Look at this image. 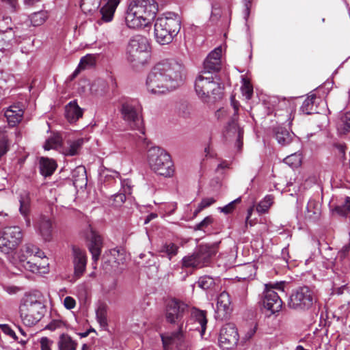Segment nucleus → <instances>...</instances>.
I'll return each instance as SVG.
<instances>
[{
  "mask_svg": "<svg viewBox=\"0 0 350 350\" xmlns=\"http://www.w3.org/2000/svg\"><path fill=\"white\" fill-rule=\"evenodd\" d=\"M185 77L184 66L174 60L165 59L157 63L146 79V88L152 94H165L180 86Z\"/></svg>",
  "mask_w": 350,
  "mask_h": 350,
  "instance_id": "obj_1",
  "label": "nucleus"
},
{
  "mask_svg": "<svg viewBox=\"0 0 350 350\" xmlns=\"http://www.w3.org/2000/svg\"><path fill=\"white\" fill-rule=\"evenodd\" d=\"M187 314L188 306L183 301L174 299L167 303L166 320L171 324H176L178 331L161 334L164 350H190V342L185 335L187 329L185 319Z\"/></svg>",
  "mask_w": 350,
  "mask_h": 350,
  "instance_id": "obj_2",
  "label": "nucleus"
},
{
  "mask_svg": "<svg viewBox=\"0 0 350 350\" xmlns=\"http://www.w3.org/2000/svg\"><path fill=\"white\" fill-rule=\"evenodd\" d=\"M158 5L154 0H131L125 21L128 27H146L154 19Z\"/></svg>",
  "mask_w": 350,
  "mask_h": 350,
  "instance_id": "obj_3",
  "label": "nucleus"
},
{
  "mask_svg": "<svg viewBox=\"0 0 350 350\" xmlns=\"http://www.w3.org/2000/svg\"><path fill=\"white\" fill-rule=\"evenodd\" d=\"M45 306L41 301L39 293H30L22 299L19 312L23 323L29 327L35 325L43 317Z\"/></svg>",
  "mask_w": 350,
  "mask_h": 350,
  "instance_id": "obj_4",
  "label": "nucleus"
},
{
  "mask_svg": "<svg viewBox=\"0 0 350 350\" xmlns=\"http://www.w3.org/2000/svg\"><path fill=\"white\" fill-rule=\"evenodd\" d=\"M195 90L204 103L215 102L223 96V87L219 82L217 75L200 73L196 79Z\"/></svg>",
  "mask_w": 350,
  "mask_h": 350,
  "instance_id": "obj_5",
  "label": "nucleus"
},
{
  "mask_svg": "<svg viewBox=\"0 0 350 350\" xmlns=\"http://www.w3.org/2000/svg\"><path fill=\"white\" fill-rule=\"evenodd\" d=\"M119 110L122 117L130 127L138 130L142 135H139L138 142H145L144 129L142 119V106L136 99L122 98L119 103Z\"/></svg>",
  "mask_w": 350,
  "mask_h": 350,
  "instance_id": "obj_6",
  "label": "nucleus"
},
{
  "mask_svg": "<svg viewBox=\"0 0 350 350\" xmlns=\"http://www.w3.org/2000/svg\"><path fill=\"white\" fill-rule=\"evenodd\" d=\"M148 162L157 174L170 177L174 172L170 155L163 149L154 146L148 150Z\"/></svg>",
  "mask_w": 350,
  "mask_h": 350,
  "instance_id": "obj_7",
  "label": "nucleus"
},
{
  "mask_svg": "<svg viewBox=\"0 0 350 350\" xmlns=\"http://www.w3.org/2000/svg\"><path fill=\"white\" fill-rule=\"evenodd\" d=\"M219 242L210 245H200L191 254L183 258L182 267L185 268L200 269L207 266L211 259L217 252Z\"/></svg>",
  "mask_w": 350,
  "mask_h": 350,
  "instance_id": "obj_8",
  "label": "nucleus"
},
{
  "mask_svg": "<svg viewBox=\"0 0 350 350\" xmlns=\"http://www.w3.org/2000/svg\"><path fill=\"white\" fill-rule=\"evenodd\" d=\"M149 44L147 38L141 35L133 36L126 47V59L133 66L143 65L149 57Z\"/></svg>",
  "mask_w": 350,
  "mask_h": 350,
  "instance_id": "obj_9",
  "label": "nucleus"
},
{
  "mask_svg": "<svg viewBox=\"0 0 350 350\" xmlns=\"http://www.w3.org/2000/svg\"><path fill=\"white\" fill-rule=\"evenodd\" d=\"M284 282H269L265 285L262 295V304L265 308L275 314L282 309V301L275 289L284 291Z\"/></svg>",
  "mask_w": 350,
  "mask_h": 350,
  "instance_id": "obj_10",
  "label": "nucleus"
},
{
  "mask_svg": "<svg viewBox=\"0 0 350 350\" xmlns=\"http://www.w3.org/2000/svg\"><path fill=\"white\" fill-rule=\"evenodd\" d=\"M314 301L313 292L308 286L294 291L289 297L288 306L293 310L304 311L312 307Z\"/></svg>",
  "mask_w": 350,
  "mask_h": 350,
  "instance_id": "obj_11",
  "label": "nucleus"
},
{
  "mask_svg": "<svg viewBox=\"0 0 350 350\" xmlns=\"http://www.w3.org/2000/svg\"><path fill=\"white\" fill-rule=\"evenodd\" d=\"M23 233L18 226L3 228L0 237V252L8 254L14 250L21 242Z\"/></svg>",
  "mask_w": 350,
  "mask_h": 350,
  "instance_id": "obj_12",
  "label": "nucleus"
},
{
  "mask_svg": "<svg viewBox=\"0 0 350 350\" xmlns=\"http://www.w3.org/2000/svg\"><path fill=\"white\" fill-rule=\"evenodd\" d=\"M239 334L237 327L232 323L224 325L219 336V345L224 350H228L235 347L239 341Z\"/></svg>",
  "mask_w": 350,
  "mask_h": 350,
  "instance_id": "obj_13",
  "label": "nucleus"
},
{
  "mask_svg": "<svg viewBox=\"0 0 350 350\" xmlns=\"http://www.w3.org/2000/svg\"><path fill=\"white\" fill-rule=\"evenodd\" d=\"M221 49L218 47L211 51L204 62V68L200 73L207 75H217L220 70Z\"/></svg>",
  "mask_w": 350,
  "mask_h": 350,
  "instance_id": "obj_14",
  "label": "nucleus"
},
{
  "mask_svg": "<svg viewBox=\"0 0 350 350\" xmlns=\"http://www.w3.org/2000/svg\"><path fill=\"white\" fill-rule=\"evenodd\" d=\"M72 264L74 267L73 278L79 279L85 273L87 265V255L85 251L77 247H72Z\"/></svg>",
  "mask_w": 350,
  "mask_h": 350,
  "instance_id": "obj_15",
  "label": "nucleus"
},
{
  "mask_svg": "<svg viewBox=\"0 0 350 350\" xmlns=\"http://www.w3.org/2000/svg\"><path fill=\"white\" fill-rule=\"evenodd\" d=\"M166 30L171 31L172 34H178L180 29L181 18L174 12H165L155 21Z\"/></svg>",
  "mask_w": 350,
  "mask_h": 350,
  "instance_id": "obj_16",
  "label": "nucleus"
},
{
  "mask_svg": "<svg viewBox=\"0 0 350 350\" xmlns=\"http://www.w3.org/2000/svg\"><path fill=\"white\" fill-rule=\"evenodd\" d=\"M232 310L230 295L226 291L221 292L217 297L215 318L221 321L227 319Z\"/></svg>",
  "mask_w": 350,
  "mask_h": 350,
  "instance_id": "obj_17",
  "label": "nucleus"
},
{
  "mask_svg": "<svg viewBox=\"0 0 350 350\" xmlns=\"http://www.w3.org/2000/svg\"><path fill=\"white\" fill-rule=\"evenodd\" d=\"M88 239V248L92 254L93 261L96 262L98 260L101 253L103 241L101 237L92 230L90 231Z\"/></svg>",
  "mask_w": 350,
  "mask_h": 350,
  "instance_id": "obj_18",
  "label": "nucleus"
},
{
  "mask_svg": "<svg viewBox=\"0 0 350 350\" xmlns=\"http://www.w3.org/2000/svg\"><path fill=\"white\" fill-rule=\"evenodd\" d=\"M120 0H100L103 5L100 8L101 20L103 22H110L113 17L115 11Z\"/></svg>",
  "mask_w": 350,
  "mask_h": 350,
  "instance_id": "obj_19",
  "label": "nucleus"
},
{
  "mask_svg": "<svg viewBox=\"0 0 350 350\" xmlns=\"http://www.w3.org/2000/svg\"><path fill=\"white\" fill-rule=\"evenodd\" d=\"M83 109L81 108L77 100H74L65 106V117L70 123L77 122L83 116Z\"/></svg>",
  "mask_w": 350,
  "mask_h": 350,
  "instance_id": "obj_20",
  "label": "nucleus"
},
{
  "mask_svg": "<svg viewBox=\"0 0 350 350\" xmlns=\"http://www.w3.org/2000/svg\"><path fill=\"white\" fill-rule=\"evenodd\" d=\"M231 105L234 109V115L232 117L230 121L228 122V129L230 131L234 130L235 131H238V139L237 144L238 147L240 149L243 145L242 138L243 135V131L241 129L237 126V113L239 111V103L234 97H231Z\"/></svg>",
  "mask_w": 350,
  "mask_h": 350,
  "instance_id": "obj_21",
  "label": "nucleus"
},
{
  "mask_svg": "<svg viewBox=\"0 0 350 350\" xmlns=\"http://www.w3.org/2000/svg\"><path fill=\"white\" fill-rule=\"evenodd\" d=\"M23 113V108L18 104L13 105L5 111V116L8 120V124L11 126H14L21 122Z\"/></svg>",
  "mask_w": 350,
  "mask_h": 350,
  "instance_id": "obj_22",
  "label": "nucleus"
},
{
  "mask_svg": "<svg viewBox=\"0 0 350 350\" xmlns=\"http://www.w3.org/2000/svg\"><path fill=\"white\" fill-rule=\"evenodd\" d=\"M176 34H172L170 30H166L156 22L154 23V36L157 42L160 44H167L172 42Z\"/></svg>",
  "mask_w": 350,
  "mask_h": 350,
  "instance_id": "obj_23",
  "label": "nucleus"
},
{
  "mask_svg": "<svg viewBox=\"0 0 350 350\" xmlns=\"http://www.w3.org/2000/svg\"><path fill=\"white\" fill-rule=\"evenodd\" d=\"M178 249L179 247L176 244L166 241L159 246L156 251L161 257H166L170 260L177 255Z\"/></svg>",
  "mask_w": 350,
  "mask_h": 350,
  "instance_id": "obj_24",
  "label": "nucleus"
},
{
  "mask_svg": "<svg viewBox=\"0 0 350 350\" xmlns=\"http://www.w3.org/2000/svg\"><path fill=\"white\" fill-rule=\"evenodd\" d=\"M20 269H25L29 271L32 273H40L41 269V265H38L32 258L28 259V256L24 254H21L18 256V265Z\"/></svg>",
  "mask_w": 350,
  "mask_h": 350,
  "instance_id": "obj_25",
  "label": "nucleus"
},
{
  "mask_svg": "<svg viewBox=\"0 0 350 350\" xmlns=\"http://www.w3.org/2000/svg\"><path fill=\"white\" fill-rule=\"evenodd\" d=\"M38 228L39 232L45 241H50L52 239L53 226L51 221L46 217H40Z\"/></svg>",
  "mask_w": 350,
  "mask_h": 350,
  "instance_id": "obj_26",
  "label": "nucleus"
},
{
  "mask_svg": "<svg viewBox=\"0 0 350 350\" xmlns=\"http://www.w3.org/2000/svg\"><path fill=\"white\" fill-rule=\"evenodd\" d=\"M84 143L83 138H79L76 140L67 141L66 146H63L62 153L66 156H75L79 153Z\"/></svg>",
  "mask_w": 350,
  "mask_h": 350,
  "instance_id": "obj_27",
  "label": "nucleus"
},
{
  "mask_svg": "<svg viewBox=\"0 0 350 350\" xmlns=\"http://www.w3.org/2000/svg\"><path fill=\"white\" fill-rule=\"evenodd\" d=\"M57 167L56 162L51 159L41 157L40 160V174L46 177L51 176Z\"/></svg>",
  "mask_w": 350,
  "mask_h": 350,
  "instance_id": "obj_28",
  "label": "nucleus"
},
{
  "mask_svg": "<svg viewBox=\"0 0 350 350\" xmlns=\"http://www.w3.org/2000/svg\"><path fill=\"white\" fill-rule=\"evenodd\" d=\"M62 139L59 134L55 133L50 136L45 142L43 147L46 150L55 149L62 152Z\"/></svg>",
  "mask_w": 350,
  "mask_h": 350,
  "instance_id": "obj_29",
  "label": "nucleus"
},
{
  "mask_svg": "<svg viewBox=\"0 0 350 350\" xmlns=\"http://www.w3.org/2000/svg\"><path fill=\"white\" fill-rule=\"evenodd\" d=\"M20 208L19 211L22 215L24 216L27 226L30 225V219L28 217L29 212L30 199L29 195L24 193L20 196Z\"/></svg>",
  "mask_w": 350,
  "mask_h": 350,
  "instance_id": "obj_30",
  "label": "nucleus"
},
{
  "mask_svg": "<svg viewBox=\"0 0 350 350\" xmlns=\"http://www.w3.org/2000/svg\"><path fill=\"white\" fill-rule=\"evenodd\" d=\"M59 350H76L77 342L67 334H62L57 342Z\"/></svg>",
  "mask_w": 350,
  "mask_h": 350,
  "instance_id": "obj_31",
  "label": "nucleus"
},
{
  "mask_svg": "<svg viewBox=\"0 0 350 350\" xmlns=\"http://www.w3.org/2000/svg\"><path fill=\"white\" fill-rule=\"evenodd\" d=\"M275 137L278 144L282 146L289 144L293 139V135L282 127L275 129Z\"/></svg>",
  "mask_w": 350,
  "mask_h": 350,
  "instance_id": "obj_32",
  "label": "nucleus"
},
{
  "mask_svg": "<svg viewBox=\"0 0 350 350\" xmlns=\"http://www.w3.org/2000/svg\"><path fill=\"white\" fill-rule=\"evenodd\" d=\"M316 98L315 94H312L303 102L300 109L304 113L310 115L318 113L317 107H314V100Z\"/></svg>",
  "mask_w": 350,
  "mask_h": 350,
  "instance_id": "obj_33",
  "label": "nucleus"
},
{
  "mask_svg": "<svg viewBox=\"0 0 350 350\" xmlns=\"http://www.w3.org/2000/svg\"><path fill=\"white\" fill-rule=\"evenodd\" d=\"M337 129L340 134H347L350 132V111L343 114L338 122Z\"/></svg>",
  "mask_w": 350,
  "mask_h": 350,
  "instance_id": "obj_34",
  "label": "nucleus"
},
{
  "mask_svg": "<svg viewBox=\"0 0 350 350\" xmlns=\"http://www.w3.org/2000/svg\"><path fill=\"white\" fill-rule=\"evenodd\" d=\"M306 217L310 219H317L320 215L319 203L314 200H310L306 206Z\"/></svg>",
  "mask_w": 350,
  "mask_h": 350,
  "instance_id": "obj_35",
  "label": "nucleus"
},
{
  "mask_svg": "<svg viewBox=\"0 0 350 350\" xmlns=\"http://www.w3.org/2000/svg\"><path fill=\"white\" fill-rule=\"evenodd\" d=\"M72 181L75 185L83 184L86 182V170L83 166L77 167L72 171Z\"/></svg>",
  "mask_w": 350,
  "mask_h": 350,
  "instance_id": "obj_36",
  "label": "nucleus"
},
{
  "mask_svg": "<svg viewBox=\"0 0 350 350\" xmlns=\"http://www.w3.org/2000/svg\"><path fill=\"white\" fill-rule=\"evenodd\" d=\"M21 252H22V254H24L25 256H26V254L29 256L30 258H31L32 256H34V257H38L40 258L45 257L43 252H42L36 246L31 245V244L25 245L24 249L22 250Z\"/></svg>",
  "mask_w": 350,
  "mask_h": 350,
  "instance_id": "obj_37",
  "label": "nucleus"
},
{
  "mask_svg": "<svg viewBox=\"0 0 350 350\" xmlns=\"http://www.w3.org/2000/svg\"><path fill=\"white\" fill-rule=\"evenodd\" d=\"M98 7L97 0H81L80 8L85 14H90L95 11Z\"/></svg>",
  "mask_w": 350,
  "mask_h": 350,
  "instance_id": "obj_38",
  "label": "nucleus"
},
{
  "mask_svg": "<svg viewBox=\"0 0 350 350\" xmlns=\"http://www.w3.org/2000/svg\"><path fill=\"white\" fill-rule=\"evenodd\" d=\"M48 17L46 11L36 12L31 14L30 20L33 26H39L42 25Z\"/></svg>",
  "mask_w": 350,
  "mask_h": 350,
  "instance_id": "obj_39",
  "label": "nucleus"
},
{
  "mask_svg": "<svg viewBox=\"0 0 350 350\" xmlns=\"http://www.w3.org/2000/svg\"><path fill=\"white\" fill-rule=\"evenodd\" d=\"M197 284L198 287L206 291L212 289L215 286V282L213 278L204 275L198 279Z\"/></svg>",
  "mask_w": 350,
  "mask_h": 350,
  "instance_id": "obj_40",
  "label": "nucleus"
},
{
  "mask_svg": "<svg viewBox=\"0 0 350 350\" xmlns=\"http://www.w3.org/2000/svg\"><path fill=\"white\" fill-rule=\"evenodd\" d=\"M272 203V197L267 196L258 204L256 206V211L260 213H265L268 211Z\"/></svg>",
  "mask_w": 350,
  "mask_h": 350,
  "instance_id": "obj_41",
  "label": "nucleus"
},
{
  "mask_svg": "<svg viewBox=\"0 0 350 350\" xmlns=\"http://www.w3.org/2000/svg\"><path fill=\"white\" fill-rule=\"evenodd\" d=\"M196 323L199 324L200 327H196V329H200V332L201 336L203 337L206 328L207 319L206 317V313L201 311L196 315Z\"/></svg>",
  "mask_w": 350,
  "mask_h": 350,
  "instance_id": "obj_42",
  "label": "nucleus"
},
{
  "mask_svg": "<svg viewBox=\"0 0 350 350\" xmlns=\"http://www.w3.org/2000/svg\"><path fill=\"white\" fill-rule=\"evenodd\" d=\"M96 319L99 324L104 327L107 325V310L105 306H100L96 310Z\"/></svg>",
  "mask_w": 350,
  "mask_h": 350,
  "instance_id": "obj_43",
  "label": "nucleus"
},
{
  "mask_svg": "<svg viewBox=\"0 0 350 350\" xmlns=\"http://www.w3.org/2000/svg\"><path fill=\"white\" fill-rule=\"evenodd\" d=\"M95 64V58L92 55L88 54L81 57L79 68L84 69L87 66H93Z\"/></svg>",
  "mask_w": 350,
  "mask_h": 350,
  "instance_id": "obj_44",
  "label": "nucleus"
},
{
  "mask_svg": "<svg viewBox=\"0 0 350 350\" xmlns=\"http://www.w3.org/2000/svg\"><path fill=\"white\" fill-rule=\"evenodd\" d=\"M213 220L214 219L212 216H207L202 221L196 224L194 229L196 230H204L213 222Z\"/></svg>",
  "mask_w": 350,
  "mask_h": 350,
  "instance_id": "obj_45",
  "label": "nucleus"
},
{
  "mask_svg": "<svg viewBox=\"0 0 350 350\" xmlns=\"http://www.w3.org/2000/svg\"><path fill=\"white\" fill-rule=\"evenodd\" d=\"M65 326V323L61 319L52 320L46 327V329L55 331Z\"/></svg>",
  "mask_w": 350,
  "mask_h": 350,
  "instance_id": "obj_46",
  "label": "nucleus"
},
{
  "mask_svg": "<svg viewBox=\"0 0 350 350\" xmlns=\"http://www.w3.org/2000/svg\"><path fill=\"white\" fill-rule=\"evenodd\" d=\"M241 197L235 199L234 200L232 201L231 202H230L229 204H228L225 206H224L222 208H220L221 211L224 213H226V214H228V213L232 212V211L235 208V205L241 202Z\"/></svg>",
  "mask_w": 350,
  "mask_h": 350,
  "instance_id": "obj_47",
  "label": "nucleus"
},
{
  "mask_svg": "<svg viewBox=\"0 0 350 350\" xmlns=\"http://www.w3.org/2000/svg\"><path fill=\"white\" fill-rule=\"evenodd\" d=\"M121 191L126 195H131L132 193L133 186L129 179H124L121 180Z\"/></svg>",
  "mask_w": 350,
  "mask_h": 350,
  "instance_id": "obj_48",
  "label": "nucleus"
},
{
  "mask_svg": "<svg viewBox=\"0 0 350 350\" xmlns=\"http://www.w3.org/2000/svg\"><path fill=\"white\" fill-rule=\"evenodd\" d=\"M0 327L1 329V331L6 335L10 336L14 340H17V336L16 335V333L8 325L6 324L1 325Z\"/></svg>",
  "mask_w": 350,
  "mask_h": 350,
  "instance_id": "obj_49",
  "label": "nucleus"
},
{
  "mask_svg": "<svg viewBox=\"0 0 350 350\" xmlns=\"http://www.w3.org/2000/svg\"><path fill=\"white\" fill-rule=\"evenodd\" d=\"M8 139L3 135L0 140V156H3L8 151Z\"/></svg>",
  "mask_w": 350,
  "mask_h": 350,
  "instance_id": "obj_50",
  "label": "nucleus"
},
{
  "mask_svg": "<svg viewBox=\"0 0 350 350\" xmlns=\"http://www.w3.org/2000/svg\"><path fill=\"white\" fill-rule=\"evenodd\" d=\"M126 196L124 193H122V191L116 193L113 196V201L115 202V205L116 206H121L126 200Z\"/></svg>",
  "mask_w": 350,
  "mask_h": 350,
  "instance_id": "obj_51",
  "label": "nucleus"
},
{
  "mask_svg": "<svg viewBox=\"0 0 350 350\" xmlns=\"http://www.w3.org/2000/svg\"><path fill=\"white\" fill-rule=\"evenodd\" d=\"M40 347L41 350H51V345L53 341L46 337H42L40 338Z\"/></svg>",
  "mask_w": 350,
  "mask_h": 350,
  "instance_id": "obj_52",
  "label": "nucleus"
},
{
  "mask_svg": "<svg viewBox=\"0 0 350 350\" xmlns=\"http://www.w3.org/2000/svg\"><path fill=\"white\" fill-rule=\"evenodd\" d=\"M241 92H242V94L247 99H250L252 96V94H253V88L249 83H247V84H245L241 88Z\"/></svg>",
  "mask_w": 350,
  "mask_h": 350,
  "instance_id": "obj_53",
  "label": "nucleus"
},
{
  "mask_svg": "<svg viewBox=\"0 0 350 350\" xmlns=\"http://www.w3.org/2000/svg\"><path fill=\"white\" fill-rule=\"evenodd\" d=\"M64 306L66 309L71 310L75 307L76 301L73 297L67 296L64 299Z\"/></svg>",
  "mask_w": 350,
  "mask_h": 350,
  "instance_id": "obj_54",
  "label": "nucleus"
},
{
  "mask_svg": "<svg viewBox=\"0 0 350 350\" xmlns=\"http://www.w3.org/2000/svg\"><path fill=\"white\" fill-rule=\"evenodd\" d=\"M179 113L184 118H187L190 114V108L187 103H183L180 105L178 108Z\"/></svg>",
  "mask_w": 350,
  "mask_h": 350,
  "instance_id": "obj_55",
  "label": "nucleus"
},
{
  "mask_svg": "<svg viewBox=\"0 0 350 350\" xmlns=\"http://www.w3.org/2000/svg\"><path fill=\"white\" fill-rule=\"evenodd\" d=\"M215 202H216V200L213 198H204L202 200L201 202L200 203V208L204 209V208L211 206L212 204H213Z\"/></svg>",
  "mask_w": 350,
  "mask_h": 350,
  "instance_id": "obj_56",
  "label": "nucleus"
},
{
  "mask_svg": "<svg viewBox=\"0 0 350 350\" xmlns=\"http://www.w3.org/2000/svg\"><path fill=\"white\" fill-rule=\"evenodd\" d=\"M111 255L114 257V261L117 262L118 264L123 263V257H121L120 258H116V255L118 256H122L124 255L123 252L120 251V250L113 249L111 251Z\"/></svg>",
  "mask_w": 350,
  "mask_h": 350,
  "instance_id": "obj_57",
  "label": "nucleus"
},
{
  "mask_svg": "<svg viewBox=\"0 0 350 350\" xmlns=\"http://www.w3.org/2000/svg\"><path fill=\"white\" fill-rule=\"evenodd\" d=\"M341 207H337L336 210L338 213H340L342 215H346L347 213L350 212V198L347 197L346 199V204L344 206V208L345 211L344 212L340 213Z\"/></svg>",
  "mask_w": 350,
  "mask_h": 350,
  "instance_id": "obj_58",
  "label": "nucleus"
},
{
  "mask_svg": "<svg viewBox=\"0 0 350 350\" xmlns=\"http://www.w3.org/2000/svg\"><path fill=\"white\" fill-rule=\"evenodd\" d=\"M350 250V243L345 246L341 249V250L339 252L338 255L340 258H345Z\"/></svg>",
  "mask_w": 350,
  "mask_h": 350,
  "instance_id": "obj_59",
  "label": "nucleus"
},
{
  "mask_svg": "<svg viewBox=\"0 0 350 350\" xmlns=\"http://www.w3.org/2000/svg\"><path fill=\"white\" fill-rule=\"evenodd\" d=\"M227 115V112L226 111L221 108V109H218L216 112H215V117L218 119V120H223L226 116Z\"/></svg>",
  "mask_w": 350,
  "mask_h": 350,
  "instance_id": "obj_60",
  "label": "nucleus"
},
{
  "mask_svg": "<svg viewBox=\"0 0 350 350\" xmlns=\"http://www.w3.org/2000/svg\"><path fill=\"white\" fill-rule=\"evenodd\" d=\"M256 327H250L245 335L244 339L247 340L251 339L256 333Z\"/></svg>",
  "mask_w": 350,
  "mask_h": 350,
  "instance_id": "obj_61",
  "label": "nucleus"
},
{
  "mask_svg": "<svg viewBox=\"0 0 350 350\" xmlns=\"http://www.w3.org/2000/svg\"><path fill=\"white\" fill-rule=\"evenodd\" d=\"M4 289L9 294H15L20 291V288L15 286H8Z\"/></svg>",
  "mask_w": 350,
  "mask_h": 350,
  "instance_id": "obj_62",
  "label": "nucleus"
},
{
  "mask_svg": "<svg viewBox=\"0 0 350 350\" xmlns=\"http://www.w3.org/2000/svg\"><path fill=\"white\" fill-rule=\"evenodd\" d=\"M252 1V0H245V11H244L245 18H247L250 14V10Z\"/></svg>",
  "mask_w": 350,
  "mask_h": 350,
  "instance_id": "obj_63",
  "label": "nucleus"
},
{
  "mask_svg": "<svg viewBox=\"0 0 350 350\" xmlns=\"http://www.w3.org/2000/svg\"><path fill=\"white\" fill-rule=\"evenodd\" d=\"M41 1V0H23V3L26 7H31L36 3Z\"/></svg>",
  "mask_w": 350,
  "mask_h": 350,
  "instance_id": "obj_64",
  "label": "nucleus"
}]
</instances>
